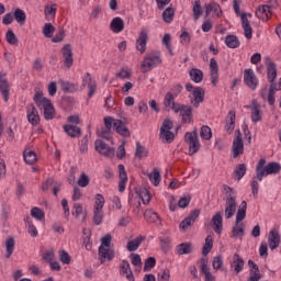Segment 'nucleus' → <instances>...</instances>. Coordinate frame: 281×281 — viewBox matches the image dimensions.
I'll use <instances>...</instances> for the list:
<instances>
[{"label": "nucleus", "mask_w": 281, "mask_h": 281, "mask_svg": "<svg viewBox=\"0 0 281 281\" xmlns=\"http://www.w3.org/2000/svg\"><path fill=\"white\" fill-rule=\"evenodd\" d=\"M189 76L191 80H193V82H195L196 85H199V82H203V70L199 68H192L189 71Z\"/></svg>", "instance_id": "obj_42"}, {"label": "nucleus", "mask_w": 281, "mask_h": 281, "mask_svg": "<svg viewBox=\"0 0 281 281\" xmlns=\"http://www.w3.org/2000/svg\"><path fill=\"white\" fill-rule=\"evenodd\" d=\"M132 72L128 68H121L120 71L115 74L116 78H120L121 80H128L131 78Z\"/></svg>", "instance_id": "obj_60"}, {"label": "nucleus", "mask_w": 281, "mask_h": 281, "mask_svg": "<svg viewBox=\"0 0 281 281\" xmlns=\"http://www.w3.org/2000/svg\"><path fill=\"white\" fill-rule=\"evenodd\" d=\"M103 218H104V213L102 212V209H93L94 225H102Z\"/></svg>", "instance_id": "obj_54"}, {"label": "nucleus", "mask_w": 281, "mask_h": 281, "mask_svg": "<svg viewBox=\"0 0 281 281\" xmlns=\"http://www.w3.org/2000/svg\"><path fill=\"white\" fill-rule=\"evenodd\" d=\"M184 142L189 146L190 157H192V155H196V153H199L201 149V143H199V132H196V130L193 132H187L184 134Z\"/></svg>", "instance_id": "obj_5"}, {"label": "nucleus", "mask_w": 281, "mask_h": 281, "mask_svg": "<svg viewBox=\"0 0 281 281\" xmlns=\"http://www.w3.org/2000/svg\"><path fill=\"white\" fill-rule=\"evenodd\" d=\"M175 124L170 119H165L160 127V138L165 139L167 144H172L175 142V133H172V127Z\"/></svg>", "instance_id": "obj_6"}, {"label": "nucleus", "mask_w": 281, "mask_h": 281, "mask_svg": "<svg viewBox=\"0 0 281 281\" xmlns=\"http://www.w3.org/2000/svg\"><path fill=\"white\" fill-rule=\"evenodd\" d=\"M110 30L114 32V34H120V32H124V20L122 18L116 16L110 23Z\"/></svg>", "instance_id": "obj_33"}, {"label": "nucleus", "mask_w": 281, "mask_h": 281, "mask_svg": "<svg viewBox=\"0 0 281 281\" xmlns=\"http://www.w3.org/2000/svg\"><path fill=\"white\" fill-rule=\"evenodd\" d=\"M144 240H146V237L139 235L135 239L127 241V244H126L127 251H131V252L137 251L139 249V247L142 246V243H144Z\"/></svg>", "instance_id": "obj_31"}, {"label": "nucleus", "mask_w": 281, "mask_h": 281, "mask_svg": "<svg viewBox=\"0 0 281 281\" xmlns=\"http://www.w3.org/2000/svg\"><path fill=\"white\" fill-rule=\"evenodd\" d=\"M270 4H260L256 11V16L259 18L261 21L267 22L271 19V15L273 14L271 12Z\"/></svg>", "instance_id": "obj_16"}, {"label": "nucleus", "mask_w": 281, "mask_h": 281, "mask_svg": "<svg viewBox=\"0 0 281 281\" xmlns=\"http://www.w3.org/2000/svg\"><path fill=\"white\" fill-rule=\"evenodd\" d=\"M139 198L142 199L144 205H148L150 203V191L144 188L139 190Z\"/></svg>", "instance_id": "obj_62"}, {"label": "nucleus", "mask_w": 281, "mask_h": 281, "mask_svg": "<svg viewBox=\"0 0 281 281\" xmlns=\"http://www.w3.org/2000/svg\"><path fill=\"white\" fill-rule=\"evenodd\" d=\"M0 92L4 102H8L10 100V82H8V78L3 72H0Z\"/></svg>", "instance_id": "obj_18"}, {"label": "nucleus", "mask_w": 281, "mask_h": 281, "mask_svg": "<svg viewBox=\"0 0 281 281\" xmlns=\"http://www.w3.org/2000/svg\"><path fill=\"white\" fill-rule=\"evenodd\" d=\"M192 12H193L194 21H198L199 19H201L203 14V7H201V0H194Z\"/></svg>", "instance_id": "obj_44"}, {"label": "nucleus", "mask_w": 281, "mask_h": 281, "mask_svg": "<svg viewBox=\"0 0 281 281\" xmlns=\"http://www.w3.org/2000/svg\"><path fill=\"white\" fill-rule=\"evenodd\" d=\"M61 91H64V93H76L78 88L74 83L61 81Z\"/></svg>", "instance_id": "obj_52"}, {"label": "nucleus", "mask_w": 281, "mask_h": 281, "mask_svg": "<svg viewBox=\"0 0 281 281\" xmlns=\"http://www.w3.org/2000/svg\"><path fill=\"white\" fill-rule=\"evenodd\" d=\"M119 192H124L126 190V183L128 181V176L126 175V168L124 165H119Z\"/></svg>", "instance_id": "obj_25"}, {"label": "nucleus", "mask_w": 281, "mask_h": 281, "mask_svg": "<svg viewBox=\"0 0 281 281\" xmlns=\"http://www.w3.org/2000/svg\"><path fill=\"white\" fill-rule=\"evenodd\" d=\"M33 100L37 106L43 105L44 120L49 121L56 117V110L54 109V104H52L49 99L43 97V92H36L33 97Z\"/></svg>", "instance_id": "obj_3"}, {"label": "nucleus", "mask_w": 281, "mask_h": 281, "mask_svg": "<svg viewBox=\"0 0 281 281\" xmlns=\"http://www.w3.org/2000/svg\"><path fill=\"white\" fill-rule=\"evenodd\" d=\"M94 148L100 155H103V157H114L115 155V149L108 146L104 140H95Z\"/></svg>", "instance_id": "obj_12"}, {"label": "nucleus", "mask_w": 281, "mask_h": 281, "mask_svg": "<svg viewBox=\"0 0 281 281\" xmlns=\"http://www.w3.org/2000/svg\"><path fill=\"white\" fill-rule=\"evenodd\" d=\"M31 216L35 218V221H45V212L37 206L31 209Z\"/></svg>", "instance_id": "obj_49"}, {"label": "nucleus", "mask_w": 281, "mask_h": 281, "mask_svg": "<svg viewBox=\"0 0 281 281\" xmlns=\"http://www.w3.org/2000/svg\"><path fill=\"white\" fill-rule=\"evenodd\" d=\"M190 104L194 106V109H199V105L205 100V90L201 87H195L192 91V95H189Z\"/></svg>", "instance_id": "obj_8"}, {"label": "nucleus", "mask_w": 281, "mask_h": 281, "mask_svg": "<svg viewBox=\"0 0 281 281\" xmlns=\"http://www.w3.org/2000/svg\"><path fill=\"white\" fill-rule=\"evenodd\" d=\"M281 237L280 232L276 228L271 229L268 235V245L270 249L273 251V249H278L280 247Z\"/></svg>", "instance_id": "obj_17"}, {"label": "nucleus", "mask_w": 281, "mask_h": 281, "mask_svg": "<svg viewBox=\"0 0 281 281\" xmlns=\"http://www.w3.org/2000/svg\"><path fill=\"white\" fill-rule=\"evenodd\" d=\"M247 217V201H241L239 204L238 211L236 213V220L235 223L236 225H240L241 221H245Z\"/></svg>", "instance_id": "obj_32"}, {"label": "nucleus", "mask_w": 281, "mask_h": 281, "mask_svg": "<svg viewBox=\"0 0 281 281\" xmlns=\"http://www.w3.org/2000/svg\"><path fill=\"white\" fill-rule=\"evenodd\" d=\"M160 63L161 58L158 55H148L142 64L143 74H147V71H150L153 67H157V65H160Z\"/></svg>", "instance_id": "obj_10"}, {"label": "nucleus", "mask_w": 281, "mask_h": 281, "mask_svg": "<svg viewBox=\"0 0 281 281\" xmlns=\"http://www.w3.org/2000/svg\"><path fill=\"white\" fill-rule=\"evenodd\" d=\"M26 117L32 126H38V124H41V115L38 114V110L32 103L26 106Z\"/></svg>", "instance_id": "obj_11"}, {"label": "nucleus", "mask_w": 281, "mask_h": 281, "mask_svg": "<svg viewBox=\"0 0 281 281\" xmlns=\"http://www.w3.org/2000/svg\"><path fill=\"white\" fill-rule=\"evenodd\" d=\"M13 19L19 25H25V21H27V14H25L23 9L16 8L13 12Z\"/></svg>", "instance_id": "obj_37"}, {"label": "nucleus", "mask_w": 281, "mask_h": 281, "mask_svg": "<svg viewBox=\"0 0 281 281\" xmlns=\"http://www.w3.org/2000/svg\"><path fill=\"white\" fill-rule=\"evenodd\" d=\"M99 260L101 265H104V262H111L113 258H115V249L111 247H99V252H98Z\"/></svg>", "instance_id": "obj_13"}, {"label": "nucleus", "mask_w": 281, "mask_h": 281, "mask_svg": "<svg viewBox=\"0 0 281 281\" xmlns=\"http://www.w3.org/2000/svg\"><path fill=\"white\" fill-rule=\"evenodd\" d=\"M88 85V98H93V93H95V89H98V85L95 83V80L91 79V74L87 72L83 77V83L82 86L86 87Z\"/></svg>", "instance_id": "obj_28"}, {"label": "nucleus", "mask_w": 281, "mask_h": 281, "mask_svg": "<svg viewBox=\"0 0 281 281\" xmlns=\"http://www.w3.org/2000/svg\"><path fill=\"white\" fill-rule=\"evenodd\" d=\"M130 258L132 260V265L134 267H137L140 270L142 269V256H139L138 254L132 252L130 255Z\"/></svg>", "instance_id": "obj_63"}, {"label": "nucleus", "mask_w": 281, "mask_h": 281, "mask_svg": "<svg viewBox=\"0 0 281 281\" xmlns=\"http://www.w3.org/2000/svg\"><path fill=\"white\" fill-rule=\"evenodd\" d=\"M225 45L229 47V49H237V47H240V41L236 35H226Z\"/></svg>", "instance_id": "obj_38"}, {"label": "nucleus", "mask_w": 281, "mask_h": 281, "mask_svg": "<svg viewBox=\"0 0 281 281\" xmlns=\"http://www.w3.org/2000/svg\"><path fill=\"white\" fill-rule=\"evenodd\" d=\"M211 225L215 232V234L223 233V212L218 211L216 214L213 215L211 220Z\"/></svg>", "instance_id": "obj_20"}, {"label": "nucleus", "mask_w": 281, "mask_h": 281, "mask_svg": "<svg viewBox=\"0 0 281 281\" xmlns=\"http://www.w3.org/2000/svg\"><path fill=\"white\" fill-rule=\"evenodd\" d=\"M200 137L202 139H205L206 142H209V139H212V128H210V126L207 125H203L200 131Z\"/></svg>", "instance_id": "obj_57"}, {"label": "nucleus", "mask_w": 281, "mask_h": 281, "mask_svg": "<svg viewBox=\"0 0 281 281\" xmlns=\"http://www.w3.org/2000/svg\"><path fill=\"white\" fill-rule=\"evenodd\" d=\"M144 218L148 223H159V214L153 210L145 211Z\"/></svg>", "instance_id": "obj_48"}, {"label": "nucleus", "mask_w": 281, "mask_h": 281, "mask_svg": "<svg viewBox=\"0 0 281 281\" xmlns=\"http://www.w3.org/2000/svg\"><path fill=\"white\" fill-rule=\"evenodd\" d=\"M157 265V259H155V257H148L145 260V265L143 270L146 271H151V269H155V266Z\"/></svg>", "instance_id": "obj_61"}, {"label": "nucleus", "mask_w": 281, "mask_h": 281, "mask_svg": "<svg viewBox=\"0 0 281 281\" xmlns=\"http://www.w3.org/2000/svg\"><path fill=\"white\" fill-rule=\"evenodd\" d=\"M61 54L65 67L70 69V67L74 65V52H71V44H65L61 48Z\"/></svg>", "instance_id": "obj_14"}, {"label": "nucleus", "mask_w": 281, "mask_h": 281, "mask_svg": "<svg viewBox=\"0 0 281 281\" xmlns=\"http://www.w3.org/2000/svg\"><path fill=\"white\" fill-rule=\"evenodd\" d=\"M244 82L248 89H251V91H256L258 89L259 81L254 69L248 68L244 70Z\"/></svg>", "instance_id": "obj_7"}, {"label": "nucleus", "mask_w": 281, "mask_h": 281, "mask_svg": "<svg viewBox=\"0 0 281 281\" xmlns=\"http://www.w3.org/2000/svg\"><path fill=\"white\" fill-rule=\"evenodd\" d=\"M104 195L97 193L94 196V207L93 210H104Z\"/></svg>", "instance_id": "obj_55"}, {"label": "nucleus", "mask_w": 281, "mask_h": 281, "mask_svg": "<svg viewBox=\"0 0 281 281\" xmlns=\"http://www.w3.org/2000/svg\"><path fill=\"white\" fill-rule=\"evenodd\" d=\"M54 32H56V27L52 23H46L43 27V35L46 38H52L54 36Z\"/></svg>", "instance_id": "obj_56"}, {"label": "nucleus", "mask_w": 281, "mask_h": 281, "mask_svg": "<svg viewBox=\"0 0 281 281\" xmlns=\"http://www.w3.org/2000/svg\"><path fill=\"white\" fill-rule=\"evenodd\" d=\"M23 157H24L25 164H29L30 166H32L33 164H36L37 161L36 153L33 150H30L27 153L24 151Z\"/></svg>", "instance_id": "obj_53"}, {"label": "nucleus", "mask_w": 281, "mask_h": 281, "mask_svg": "<svg viewBox=\"0 0 281 281\" xmlns=\"http://www.w3.org/2000/svg\"><path fill=\"white\" fill-rule=\"evenodd\" d=\"M24 223L27 226V233L30 234V236H32V238H36V236H38V229L34 225V222H32V217L26 216L24 218Z\"/></svg>", "instance_id": "obj_40"}, {"label": "nucleus", "mask_w": 281, "mask_h": 281, "mask_svg": "<svg viewBox=\"0 0 281 281\" xmlns=\"http://www.w3.org/2000/svg\"><path fill=\"white\" fill-rule=\"evenodd\" d=\"M14 245H16V240L12 236H9L5 241H4V247H5V258H11L12 255L14 254Z\"/></svg>", "instance_id": "obj_35"}, {"label": "nucleus", "mask_w": 281, "mask_h": 281, "mask_svg": "<svg viewBox=\"0 0 281 281\" xmlns=\"http://www.w3.org/2000/svg\"><path fill=\"white\" fill-rule=\"evenodd\" d=\"M90 179L89 176H87V173L82 172L78 179V186L79 188H87V186H89L90 183Z\"/></svg>", "instance_id": "obj_64"}, {"label": "nucleus", "mask_w": 281, "mask_h": 281, "mask_svg": "<svg viewBox=\"0 0 281 281\" xmlns=\"http://www.w3.org/2000/svg\"><path fill=\"white\" fill-rule=\"evenodd\" d=\"M232 153L233 159H238V157H240V155L245 153V143L243 142V139L234 138Z\"/></svg>", "instance_id": "obj_23"}, {"label": "nucleus", "mask_w": 281, "mask_h": 281, "mask_svg": "<svg viewBox=\"0 0 281 281\" xmlns=\"http://www.w3.org/2000/svg\"><path fill=\"white\" fill-rule=\"evenodd\" d=\"M5 41L9 43V45H19V38H16V35L12 30H8L5 34Z\"/></svg>", "instance_id": "obj_58"}, {"label": "nucleus", "mask_w": 281, "mask_h": 281, "mask_svg": "<svg viewBox=\"0 0 281 281\" xmlns=\"http://www.w3.org/2000/svg\"><path fill=\"white\" fill-rule=\"evenodd\" d=\"M214 248V238H212V235H207L205 238L204 246L202 248V255L207 256L210 251Z\"/></svg>", "instance_id": "obj_45"}, {"label": "nucleus", "mask_w": 281, "mask_h": 281, "mask_svg": "<svg viewBox=\"0 0 281 281\" xmlns=\"http://www.w3.org/2000/svg\"><path fill=\"white\" fill-rule=\"evenodd\" d=\"M241 26L244 30V35L248 41H251L254 36V29H251V24H249V20L247 19V14H241Z\"/></svg>", "instance_id": "obj_27"}, {"label": "nucleus", "mask_w": 281, "mask_h": 281, "mask_svg": "<svg viewBox=\"0 0 281 281\" xmlns=\"http://www.w3.org/2000/svg\"><path fill=\"white\" fill-rule=\"evenodd\" d=\"M280 170H281L280 164L269 162L267 166H265L263 177H268V175H278Z\"/></svg>", "instance_id": "obj_36"}, {"label": "nucleus", "mask_w": 281, "mask_h": 281, "mask_svg": "<svg viewBox=\"0 0 281 281\" xmlns=\"http://www.w3.org/2000/svg\"><path fill=\"white\" fill-rule=\"evenodd\" d=\"M173 113H179L181 117L182 124H192V111L193 108L191 105H186L181 103H173L171 106Z\"/></svg>", "instance_id": "obj_4"}, {"label": "nucleus", "mask_w": 281, "mask_h": 281, "mask_svg": "<svg viewBox=\"0 0 281 281\" xmlns=\"http://www.w3.org/2000/svg\"><path fill=\"white\" fill-rule=\"evenodd\" d=\"M210 72H211V82L213 87H216L218 83V63L216 59H210Z\"/></svg>", "instance_id": "obj_26"}, {"label": "nucleus", "mask_w": 281, "mask_h": 281, "mask_svg": "<svg viewBox=\"0 0 281 281\" xmlns=\"http://www.w3.org/2000/svg\"><path fill=\"white\" fill-rule=\"evenodd\" d=\"M149 180L151 181L153 186H159L161 183V175L159 173V169L154 168L153 172L148 176Z\"/></svg>", "instance_id": "obj_51"}, {"label": "nucleus", "mask_w": 281, "mask_h": 281, "mask_svg": "<svg viewBox=\"0 0 281 281\" xmlns=\"http://www.w3.org/2000/svg\"><path fill=\"white\" fill-rule=\"evenodd\" d=\"M205 10V16H210L213 12V16L221 18V14H223V10L221 9V4L218 2L212 1L211 3H207L204 5Z\"/></svg>", "instance_id": "obj_19"}, {"label": "nucleus", "mask_w": 281, "mask_h": 281, "mask_svg": "<svg viewBox=\"0 0 281 281\" xmlns=\"http://www.w3.org/2000/svg\"><path fill=\"white\" fill-rule=\"evenodd\" d=\"M64 128V133H66V135H68V137H80V135H82V130L78 126V125H63Z\"/></svg>", "instance_id": "obj_29"}, {"label": "nucleus", "mask_w": 281, "mask_h": 281, "mask_svg": "<svg viewBox=\"0 0 281 281\" xmlns=\"http://www.w3.org/2000/svg\"><path fill=\"white\" fill-rule=\"evenodd\" d=\"M200 271L204 276V281H215L216 277L212 274L210 268L207 267V258L200 259Z\"/></svg>", "instance_id": "obj_21"}, {"label": "nucleus", "mask_w": 281, "mask_h": 281, "mask_svg": "<svg viewBox=\"0 0 281 281\" xmlns=\"http://www.w3.org/2000/svg\"><path fill=\"white\" fill-rule=\"evenodd\" d=\"M147 44H148V31H146V29H143L139 32L138 38L136 40L137 52H140V54H145Z\"/></svg>", "instance_id": "obj_15"}, {"label": "nucleus", "mask_w": 281, "mask_h": 281, "mask_svg": "<svg viewBox=\"0 0 281 281\" xmlns=\"http://www.w3.org/2000/svg\"><path fill=\"white\" fill-rule=\"evenodd\" d=\"M234 175H235V179L237 181H240L243 177L247 175V165L245 164L237 165L235 168Z\"/></svg>", "instance_id": "obj_47"}, {"label": "nucleus", "mask_w": 281, "mask_h": 281, "mask_svg": "<svg viewBox=\"0 0 281 281\" xmlns=\"http://www.w3.org/2000/svg\"><path fill=\"white\" fill-rule=\"evenodd\" d=\"M261 278H262V274H260V268L256 266L250 270V277L248 278L247 281H260Z\"/></svg>", "instance_id": "obj_59"}, {"label": "nucleus", "mask_w": 281, "mask_h": 281, "mask_svg": "<svg viewBox=\"0 0 281 281\" xmlns=\"http://www.w3.org/2000/svg\"><path fill=\"white\" fill-rule=\"evenodd\" d=\"M193 248L191 243H182L177 246L178 256H186L188 254H192Z\"/></svg>", "instance_id": "obj_41"}, {"label": "nucleus", "mask_w": 281, "mask_h": 281, "mask_svg": "<svg viewBox=\"0 0 281 281\" xmlns=\"http://www.w3.org/2000/svg\"><path fill=\"white\" fill-rule=\"evenodd\" d=\"M265 164H267V160H265V158H261L256 166L254 179H257V181H262V179L265 178Z\"/></svg>", "instance_id": "obj_34"}, {"label": "nucleus", "mask_w": 281, "mask_h": 281, "mask_svg": "<svg viewBox=\"0 0 281 281\" xmlns=\"http://www.w3.org/2000/svg\"><path fill=\"white\" fill-rule=\"evenodd\" d=\"M223 192H225L226 198L225 201V209H224V216L226 221H229L236 214V209L238 207V203L236 202V190L234 188L224 184Z\"/></svg>", "instance_id": "obj_2"}, {"label": "nucleus", "mask_w": 281, "mask_h": 281, "mask_svg": "<svg viewBox=\"0 0 281 281\" xmlns=\"http://www.w3.org/2000/svg\"><path fill=\"white\" fill-rule=\"evenodd\" d=\"M72 216H75V218H78L81 214H82V221H87V210H85L82 207V204L80 203H75L72 206V211H71Z\"/></svg>", "instance_id": "obj_39"}, {"label": "nucleus", "mask_w": 281, "mask_h": 281, "mask_svg": "<svg viewBox=\"0 0 281 281\" xmlns=\"http://www.w3.org/2000/svg\"><path fill=\"white\" fill-rule=\"evenodd\" d=\"M232 237L233 238H238V237H243L245 236V225L244 224H238L236 225L235 223V226H233L232 228Z\"/></svg>", "instance_id": "obj_50"}, {"label": "nucleus", "mask_w": 281, "mask_h": 281, "mask_svg": "<svg viewBox=\"0 0 281 281\" xmlns=\"http://www.w3.org/2000/svg\"><path fill=\"white\" fill-rule=\"evenodd\" d=\"M114 131L117 133V135H121V137H131V131L128 127H126V123H124L122 120L114 121Z\"/></svg>", "instance_id": "obj_24"}, {"label": "nucleus", "mask_w": 281, "mask_h": 281, "mask_svg": "<svg viewBox=\"0 0 281 281\" xmlns=\"http://www.w3.org/2000/svg\"><path fill=\"white\" fill-rule=\"evenodd\" d=\"M232 269H234L235 273H240L243 269H245V260L240 255L235 254L233 256V262L231 263Z\"/></svg>", "instance_id": "obj_30"}, {"label": "nucleus", "mask_w": 281, "mask_h": 281, "mask_svg": "<svg viewBox=\"0 0 281 281\" xmlns=\"http://www.w3.org/2000/svg\"><path fill=\"white\" fill-rule=\"evenodd\" d=\"M247 109H250V117L255 124L262 122V105L257 100H252L251 105L247 106Z\"/></svg>", "instance_id": "obj_9"}, {"label": "nucleus", "mask_w": 281, "mask_h": 281, "mask_svg": "<svg viewBox=\"0 0 281 281\" xmlns=\"http://www.w3.org/2000/svg\"><path fill=\"white\" fill-rule=\"evenodd\" d=\"M266 69L268 82H270L268 90V104L273 106V104H276V78H278V66L271 60V58L266 57Z\"/></svg>", "instance_id": "obj_1"}, {"label": "nucleus", "mask_w": 281, "mask_h": 281, "mask_svg": "<svg viewBox=\"0 0 281 281\" xmlns=\"http://www.w3.org/2000/svg\"><path fill=\"white\" fill-rule=\"evenodd\" d=\"M134 155L137 159H144V157H148V149L137 142Z\"/></svg>", "instance_id": "obj_43"}, {"label": "nucleus", "mask_w": 281, "mask_h": 281, "mask_svg": "<svg viewBox=\"0 0 281 281\" xmlns=\"http://www.w3.org/2000/svg\"><path fill=\"white\" fill-rule=\"evenodd\" d=\"M162 21L165 23H170L171 21H175V8H172V5H170L164 10Z\"/></svg>", "instance_id": "obj_46"}, {"label": "nucleus", "mask_w": 281, "mask_h": 281, "mask_svg": "<svg viewBox=\"0 0 281 281\" xmlns=\"http://www.w3.org/2000/svg\"><path fill=\"white\" fill-rule=\"evenodd\" d=\"M120 276H125L126 280L135 281V276H133V269H131V263L126 260H122L120 265Z\"/></svg>", "instance_id": "obj_22"}]
</instances>
